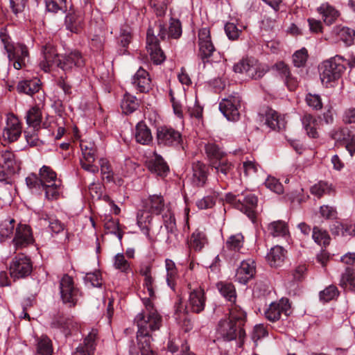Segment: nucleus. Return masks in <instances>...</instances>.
<instances>
[{
    "label": "nucleus",
    "instance_id": "1",
    "mask_svg": "<svg viewBox=\"0 0 355 355\" xmlns=\"http://www.w3.org/2000/svg\"><path fill=\"white\" fill-rule=\"evenodd\" d=\"M144 309L135 318L137 326V344L130 346V355H156L150 347L153 334L159 330L162 318L155 309L153 302L144 298Z\"/></svg>",
    "mask_w": 355,
    "mask_h": 355
},
{
    "label": "nucleus",
    "instance_id": "2",
    "mask_svg": "<svg viewBox=\"0 0 355 355\" xmlns=\"http://www.w3.org/2000/svg\"><path fill=\"white\" fill-rule=\"evenodd\" d=\"M42 52L43 59L40 62V67L45 72L59 68L67 73L85 65V59L78 51L61 55L57 53L53 45L48 44L43 47Z\"/></svg>",
    "mask_w": 355,
    "mask_h": 355
},
{
    "label": "nucleus",
    "instance_id": "3",
    "mask_svg": "<svg viewBox=\"0 0 355 355\" xmlns=\"http://www.w3.org/2000/svg\"><path fill=\"white\" fill-rule=\"evenodd\" d=\"M246 313L239 306L234 304L230 309L229 320H220L218 332L225 340L230 341L239 337L243 341L245 332L243 327L245 324Z\"/></svg>",
    "mask_w": 355,
    "mask_h": 355
},
{
    "label": "nucleus",
    "instance_id": "4",
    "mask_svg": "<svg viewBox=\"0 0 355 355\" xmlns=\"http://www.w3.org/2000/svg\"><path fill=\"white\" fill-rule=\"evenodd\" d=\"M345 61V58L336 55L320 64L319 66L320 78L324 86L331 87L333 83L341 78L346 69Z\"/></svg>",
    "mask_w": 355,
    "mask_h": 355
},
{
    "label": "nucleus",
    "instance_id": "5",
    "mask_svg": "<svg viewBox=\"0 0 355 355\" xmlns=\"http://www.w3.org/2000/svg\"><path fill=\"white\" fill-rule=\"evenodd\" d=\"M0 38L8 60L12 62L14 68L19 70L25 67L29 57L27 46L21 43L13 42L10 37L5 33H1Z\"/></svg>",
    "mask_w": 355,
    "mask_h": 355
},
{
    "label": "nucleus",
    "instance_id": "6",
    "mask_svg": "<svg viewBox=\"0 0 355 355\" xmlns=\"http://www.w3.org/2000/svg\"><path fill=\"white\" fill-rule=\"evenodd\" d=\"M225 201L244 213L253 223L255 222L258 199L254 194L228 193L225 196Z\"/></svg>",
    "mask_w": 355,
    "mask_h": 355
},
{
    "label": "nucleus",
    "instance_id": "7",
    "mask_svg": "<svg viewBox=\"0 0 355 355\" xmlns=\"http://www.w3.org/2000/svg\"><path fill=\"white\" fill-rule=\"evenodd\" d=\"M233 70L236 73H245L249 78L257 80L262 78L268 69L255 58H250L236 63Z\"/></svg>",
    "mask_w": 355,
    "mask_h": 355
},
{
    "label": "nucleus",
    "instance_id": "8",
    "mask_svg": "<svg viewBox=\"0 0 355 355\" xmlns=\"http://www.w3.org/2000/svg\"><path fill=\"white\" fill-rule=\"evenodd\" d=\"M61 299L64 304L72 307L77 304L82 296L79 288L73 282V279L68 275H64L60 282Z\"/></svg>",
    "mask_w": 355,
    "mask_h": 355
},
{
    "label": "nucleus",
    "instance_id": "9",
    "mask_svg": "<svg viewBox=\"0 0 355 355\" xmlns=\"http://www.w3.org/2000/svg\"><path fill=\"white\" fill-rule=\"evenodd\" d=\"M156 137L158 145L164 146L177 148L182 146L183 141L180 132L167 125L157 128Z\"/></svg>",
    "mask_w": 355,
    "mask_h": 355
},
{
    "label": "nucleus",
    "instance_id": "10",
    "mask_svg": "<svg viewBox=\"0 0 355 355\" xmlns=\"http://www.w3.org/2000/svg\"><path fill=\"white\" fill-rule=\"evenodd\" d=\"M241 97L238 93H234L228 97L222 99L219 103V110L225 117L231 121H236L240 117L239 108Z\"/></svg>",
    "mask_w": 355,
    "mask_h": 355
},
{
    "label": "nucleus",
    "instance_id": "11",
    "mask_svg": "<svg viewBox=\"0 0 355 355\" xmlns=\"http://www.w3.org/2000/svg\"><path fill=\"white\" fill-rule=\"evenodd\" d=\"M32 262L29 257L24 254L15 257L10 264V275L14 279L24 278L32 272Z\"/></svg>",
    "mask_w": 355,
    "mask_h": 355
},
{
    "label": "nucleus",
    "instance_id": "12",
    "mask_svg": "<svg viewBox=\"0 0 355 355\" xmlns=\"http://www.w3.org/2000/svg\"><path fill=\"white\" fill-rule=\"evenodd\" d=\"M189 295L187 302L186 309L193 313H200L205 308L207 297L204 288L200 286L192 288L189 284Z\"/></svg>",
    "mask_w": 355,
    "mask_h": 355
},
{
    "label": "nucleus",
    "instance_id": "13",
    "mask_svg": "<svg viewBox=\"0 0 355 355\" xmlns=\"http://www.w3.org/2000/svg\"><path fill=\"white\" fill-rule=\"evenodd\" d=\"M80 146L83 155V159L80 160L82 168L93 174L97 173L99 171L98 166L93 164L96 152L95 144L91 141H81Z\"/></svg>",
    "mask_w": 355,
    "mask_h": 355
},
{
    "label": "nucleus",
    "instance_id": "14",
    "mask_svg": "<svg viewBox=\"0 0 355 355\" xmlns=\"http://www.w3.org/2000/svg\"><path fill=\"white\" fill-rule=\"evenodd\" d=\"M291 304L287 298H282L277 302H272L264 311L265 318L274 322L281 318L282 314L288 316L290 314Z\"/></svg>",
    "mask_w": 355,
    "mask_h": 355
},
{
    "label": "nucleus",
    "instance_id": "15",
    "mask_svg": "<svg viewBox=\"0 0 355 355\" xmlns=\"http://www.w3.org/2000/svg\"><path fill=\"white\" fill-rule=\"evenodd\" d=\"M146 49L155 64H159L164 61L165 55L159 46L158 39L155 35V31L152 28H149L147 31Z\"/></svg>",
    "mask_w": 355,
    "mask_h": 355
},
{
    "label": "nucleus",
    "instance_id": "16",
    "mask_svg": "<svg viewBox=\"0 0 355 355\" xmlns=\"http://www.w3.org/2000/svg\"><path fill=\"white\" fill-rule=\"evenodd\" d=\"M21 132L22 126L19 119L13 114H8L3 131L4 139L9 142H14L20 137Z\"/></svg>",
    "mask_w": 355,
    "mask_h": 355
},
{
    "label": "nucleus",
    "instance_id": "17",
    "mask_svg": "<svg viewBox=\"0 0 355 355\" xmlns=\"http://www.w3.org/2000/svg\"><path fill=\"white\" fill-rule=\"evenodd\" d=\"M355 31L352 28L343 26H336L333 28L330 35L326 40L331 42L342 41L347 46L354 43Z\"/></svg>",
    "mask_w": 355,
    "mask_h": 355
},
{
    "label": "nucleus",
    "instance_id": "18",
    "mask_svg": "<svg viewBox=\"0 0 355 355\" xmlns=\"http://www.w3.org/2000/svg\"><path fill=\"white\" fill-rule=\"evenodd\" d=\"M41 225L47 226L51 233L58 234L64 231L65 225L53 214L42 211L37 213Z\"/></svg>",
    "mask_w": 355,
    "mask_h": 355
},
{
    "label": "nucleus",
    "instance_id": "19",
    "mask_svg": "<svg viewBox=\"0 0 355 355\" xmlns=\"http://www.w3.org/2000/svg\"><path fill=\"white\" fill-rule=\"evenodd\" d=\"M156 26L158 28V36L162 40L166 37L178 39L182 35V25L178 19L171 18L168 29L159 20Z\"/></svg>",
    "mask_w": 355,
    "mask_h": 355
},
{
    "label": "nucleus",
    "instance_id": "20",
    "mask_svg": "<svg viewBox=\"0 0 355 355\" xmlns=\"http://www.w3.org/2000/svg\"><path fill=\"white\" fill-rule=\"evenodd\" d=\"M255 270L256 266L253 259L243 260L236 270L235 281L241 284H246L253 277Z\"/></svg>",
    "mask_w": 355,
    "mask_h": 355
},
{
    "label": "nucleus",
    "instance_id": "21",
    "mask_svg": "<svg viewBox=\"0 0 355 355\" xmlns=\"http://www.w3.org/2000/svg\"><path fill=\"white\" fill-rule=\"evenodd\" d=\"M132 84L136 90L147 93L151 89L152 84L147 71L140 67L132 78Z\"/></svg>",
    "mask_w": 355,
    "mask_h": 355
},
{
    "label": "nucleus",
    "instance_id": "22",
    "mask_svg": "<svg viewBox=\"0 0 355 355\" xmlns=\"http://www.w3.org/2000/svg\"><path fill=\"white\" fill-rule=\"evenodd\" d=\"M13 243L17 249L26 247L33 241L30 226L19 224L16 228L15 236Z\"/></svg>",
    "mask_w": 355,
    "mask_h": 355
},
{
    "label": "nucleus",
    "instance_id": "23",
    "mask_svg": "<svg viewBox=\"0 0 355 355\" xmlns=\"http://www.w3.org/2000/svg\"><path fill=\"white\" fill-rule=\"evenodd\" d=\"M153 213L148 209L142 207L137 212V224L141 231L147 236L150 237V231L153 225Z\"/></svg>",
    "mask_w": 355,
    "mask_h": 355
},
{
    "label": "nucleus",
    "instance_id": "24",
    "mask_svg": "<svg viewBox=\"0 0 355 355\" xmlns=\"http://www.w3.org/2000/svg\"><path fill=\"white\" fill-rule=\"evenodd\" d=\"M143 275L144 279L143 282V288L140 294V298L142 302L144 298H146L147 300H150V302H153V301L156 299V286L155 283V279L151 275L149 269H146L144 272Z\"/></svg>",
    "mask_w": 355,
    "mask_h": 355
},
{
    "label": "nucleus",
    "instance_id": "25",
    "mask_svg": "<svg viewBox=\"0 0 355 355\" xmlns=\"http://www.w3.org/2000/svg\"><path fill=\"white\" fill-rule=\"evenodd\" d=\"M144 207L148 209L155 215H159L164 210L165 202L162 195L154 194L149 196L142 200Z\"/></svg>",
    "mask_w": 355,
    "mask_h": 355
},
{
    "label": "nucleus",
    "instance_id": "26",
    "mask_svg": "<svg viewBox=\"0 0 355 355\" xmlns=\"http://www.w3.org/2000/svg\"><path fill=\"white\" fill-rule=\"evenodd\" d=\"M193 184L197 187H203L207 180L208 169L205 164L200 162L193 163Z\"/></svg>",
    "mask_w": 355,
    "mask_h": 355
},
{
    "label": "nucleus",
    "instance_id": "27",
    "mask_svg": "<svg viewBox=\"0 0 355 355\" xmlns=\"http://www.w3.org/2000/svg\"><path fill=\"white\" fill-rule=\"evenodd\" d=\"M286 250L279 245L272 248L267 254L266 259L272 267L280 266L286 259Z\"/></svg>",
    "mask_w": 355,
    "mask_h": 355
},
{
    "label": "nucleus",
    "instance_id": "28",
    "mask_svg": "<svg viewBox=\"0 0 355 355\" xmlns=\"http://www.w3.org/2000/svg\"><path fill=\"white\" fill-rule=\"evenodd\" d=\"M207 244L205 233L200 230H196L188 240V245L191 250L200 252Z\"/></svg>",
    "mask_w": 355,
    "mask_h": 355
},
{
    "label": "nucleus",
    "instance_id": "29",
    "mask_svg": "<svg viewBox=\"0 0 355 355\" xmlns=\"http://www.w3.org/2000/svg\"><path fill=\"white\" fill-rule=\"evenodd\" d=\"M148 168L159 176H166L169 170L168 166L162 157L156 153H154V157L149 160Z\"/></svg>",
    "mask_w": 355,
    "mask_h": 355
},
{
    "label": "nucleus",
    "instance_id": "30",
    "mask_svg": "<svg viewBox=\"0 0 355 355\" xmlns=\"http://www.w3.org/2000/svg\"><path fill=\"white\" fill-rule=\"evenodd\" d=\"M135 137L136 141L142 145H148L153 141L151 131L143 121L137 124Z\"/></svg>",
    "mask_w": 355,
    "mask_h": 355
},
{
    "label": "nucleus",
    "instance_id": "31",
    "mask_svg": "<svg viewBox=\"0 0 355 355\" xmlns=\"http://www.w3.org/2000/svg\"><path fill=\"white\" fill-rule=\"evenodd\" d=\"M266 124L270 129L279 131L285 128L286 122L275 110L269 109L266 113Z\"/></svg>",
    "mask_w": 355,
    "mask_h": 355
},
{
    "label": "nucleus",
    "instance_id": "32",
    "mask_svg": "<svg viewBox=\"0 0 355 355\" xmlns=\"http://www.w3.org/2000/svg\"><path fill=\"white\" fill-rule=\"evenodd\" d=\"M211 167L216 170V173L218 178L223 181L232 174L234 165L227 160L222 159L218 162H213Z\"/></svg>",
    "mask_w": 355,
    "mask_h": 355
},
{
    "label": "nucleus",
    "instance_id": "33",
    "mask_svg": "<svg viewBox=\"0 0 355 355\" xmlns=\"http://www.w3.org/2000/svg\"><path fill=\"white\" fill-rule=\"evenodd\" d=\"M26 123L33 128H40L42 114V110L38 105L31 107L26 112Z\"/></svg>",
    "mask_w": 355,
    "mask_h": 355
},
{
    "label": "nucleus",
    "instance_id": "34",
    "mask_svg": "<svg viewBox=\"0 0 355 355\" xmlns=\"http://www.w3.org/2000/svg\"><path fill=\"white\" fill-rule=\"evenodd\" d=\"M45 192V198L48 200H58L62 193V186L61 180H56L52 184L42 186Z\"/></svg>",
    "mask_w": 355,
    "mask_h": 355
},
{
    "label": "nucleus",
    "instance_id": "35",
    "mask_svg": "<svg viewBox=\"0 0 355 355\" xmlns=\"http://www.w3.org/2000/svg\"><path fill=\"white\" fill-rule=\"evenodd\" d=\"M339 285L345 290L355 292V274L351 267H347L342 274Z\"/></svg>",
    "mask_w": 355,
    "mask_h": 355
},
{
    "label": "nucleus",
    "instance_id": "36",
    "mask_svg": "<svg viewBox=\"0 0 355 355\" xmlns=\"http://www.w3.org/2000/svg\"><path fill=\"white\" fill-rule=\"evenodd\" d=\"M318 10L327 25L332 24L339 15L338 12L328 3L322 4Z\"/></svg>",
    "mask_w": 355,
    "mask_h": 355
},
{
    "label": "nucleus",
    "instance_id": "37",
    "mask_svg": "<svg viewBox=\"0 0 355 355\" xmlns=\"http://www.w3.org/2000/svg\"><path fill=\"white\" fill-rule=\"evenodd\" d=\"M65 25L67 29L78 33L83 28V19L82 16L76 13H69L65 17Z\"/></svg>",
    "mask_w": 355,
    "mask_h": 355
},
{
    "label": "nucleus",
    "instance_id": "38",
    "mask_svg": "<svg viewBox=\"0 0 355 355\" xmlns=\"http://www.w3.org/2000/svg\"><path fill=\"white\" fill-rule=\"evenodd\" d=\"M205 153L211 164L213 162H218L226 156V153L221 150V148L214 143H208L205 147Z\"/></svg>",
    "mask_w": 355,
    "mask_h": 355
},
{
    "label": "nucleus",
    "instance_id": "39",
    "mask_svg": "<svg viewBox=\"0 0 355 355\" xmlns=\"http://www.w3.org/2000/svg\"><path fill=\"white\" fill-rule=\"evenodd\" d=\"M40 80L32 79L20 81L17 85V91L28 95H33L40 89Z\"/></svg>",
    "mask_w": 355,
    "mask_h": 355
},
{
    "label": "nucleus",
    "instance_id": "40",
    "mask_svg": "<svg viewBox=\"0 0 355 355\" xmlns=\"http://www.w3.org/2000/svg\"><path fill=\"white\" fill-rule=\"evenodd\" d=\"M216 288L220 295L227 300L234 302L236 298V293L234 286L232 283L226 282H220L217 283Z\"/></svg>",
    "mask_w": 355,
    "mask_h": 355
},
{
    "label": "nucleus",
    "instance_id": "41",
    "mask_svg": "<svg viewBox=\"0 0 355 355\" xmlns=\"http://www.w3.org/2000/svg\"><path fill=\"white\" fill-rule=\"evenodd\" d=\"M98 341V331L96 329H92L85 338L83 345L88 355H92L94 353Z\"/></svg>",
    "mask_w": 355,
    "mask_h": 355
},
{
    "label": "nucleus",
    "instance_id": "42",
    "mask_svg": "<svg viewBox=\"0 0 355 355\" xmlns=\"http://www.w3.org/2000/svg\"><path fill=\"white\" fill-rule=\"evenodd\" d=\"M165 268L166 271V283L167 285L172 289L175 288V281L178 277V268L175 262L170 259H166Z\"/></svg>",
    "mask_w": 355,
    "mask_h": 355
},
{
    "label": "nucleus",
    "instance_id": "43",
    "mask_svg": "<svg viewBox=\"0 0 355 355\" xmlns=\"http://www.w3.org/2000/svg\"><path fill=\"white\" fill-rule=\"evenodd\" d=\"M268 233L274 236H285L288 234V227L287 224L283 220H277L270 223L268 225Z\"/></svg>",
    "mask_w": 355,
    "mask_h": 355
},
{
    "label": "nucleus",
    "instance_id": "44",
    "mask_svg": "<svg viewBox=\"0 0 355 355\" xmlns=\"http://www.w3.org/2000/svg\"><path fill=\"white\" fill-rule=\"evenodd\" d=\"M302 123L309 137L312 138H317L318 137L317 120L313 116L305 114L302 119Z\"/></svg>",
    "mask_w": 355,
    "mask_h": 355
},
{
    "label": "nucleus",
    "instance_id": "45",
    "mask_svg": "<svg viewBox=\"0 0 355 355\" xmlns=\"http://www.w3.org/2000/svg\"><path fill=\"white\" fill-rule=\"evenodd\" d=\"M113 267L114 269L125 274L132 272L130 263L125 259L124 254L118 253L112 259Z\"/></svg>",
    "mask_w": 355,
    "mask_h": 355
},
{
    "label": "nucleus",
    "instance_id": "46",
    "mask_svg": "<svg viewBox=\"0 0 355 355\" xmlns=\"http://www.w3.org/2000/svg\"><path fill=\"white\" fill-rule=\"evenodd\" d=\"M219 196V192L216 191H210V193L198 199L196 202V205L200 209H211L216 205L217 198Z\"/></svg>",
    "mask_w": 355,
    "mask_h": 355
},
{
    "label": "nucleus",
    "instance_id": "47",
    "mask_svg": "<svg viewBox=\"0 0 355 355\" xmlns=\"http://www.w3.org/2000/svg\"><path fill=\"white\" fill-rule=\"evenodd\" d=\"M139 106L137 100L135 96L125 93L122 99L121 107L122 111L125 114H129L135 111Z\"/></svg>",
    "mask_w": 355,
    "mask_h": 355
},
{
    "label": "nucleus",
    "instance_id": "48",
    "mask_svg": "<svg viewBox=\"0 0 355 355\" xmlns=\"http://www.w3.org/2000/svg\"><path fill=\"white\" fill-rule=\"evenodd\" d=\"M39 178L40 179L42 186L52 184L56 180H60L57 178L56 173L48 166H43L39 171Z\"/></svg>",
    "mask_w": 355,
    "mask_h": 355
},
{
    "label": "nucleus",
    "instance_id": "49",
    "mask_svg": "<svg viewBox=\"0 0 355 355\" xmlns=\"http://www.w3.org/2000/svg\"><path fill=\"white\" fill-rule=\"evenodd\" d=\"M244 245V236L241 233L231 235L225 242L227 249L234 252H239Z\"/></svg>",
    "mask_w": 355,
    "mask_h": 355
},
{
    "label": "nucleus",
    "instance_id": "50",
    "mask_svg": "<svg viewBox=\"0 0 355 355\" xmlns=\"http://www.w3.org/2000/svg\"><path fill=\"white\" fill-rule=\"evenodd\" d=\"M53 347L51 340L46 336L37 339L36 355H52Z\"/></svg>",
    "mask_w": 355,
    "mask_h": 355
},
{
    "label": "nucleus",
    "instance_id": "51",
    "mask_svg": "<svg viewBox=\"0 0 355 355\" xmlns=\"http://www.w3.org/2000/svg\"><path fill=\"white\" fill-rule=\"evenodd\" d=\"M312 238L317 244L324 247L328 245L330 242V236L328 232L318 227H313Z\"/></svg>",
    "mask_w": 355,
    "mask_h": 355
},
{
    "label": "nucleus",
    "instance_id": "52",
    "mask_svg": "<svg viewBox=\"0 0 355 355\" xmlns=\"http://www.w3.org/2000/svg\"><path fill=\"white\" fill-rule=\"evenodd\" d=\"M339 295V291L335 285H329L319 293L320 300L328 302L336 299Z\"/></svg>",
    "mask_w": 355,
    "mask_h": 355
},
{
    "label": "nucleus",
    "instance_id": "53",
    "mask_svg": "<svg viewBox=\"0 0 355 355\" xmlns=\"http://www.w3.org/2000/svg\"><path fill=\"white\" fill-rule=\"evenodd\" d=\"M331 191V185L322 181L314 184L311 188V193L318 198H320L324 195L330 194Z\"/></svg>",
    "mask_w": 355,
    "mask_h": 355
},
{
    "label": "nucleus",
    "instance_id": "54",
    "mask_svg": "<svg viewBox=\"0 0 355 355\" xmlns=\"http://www.w3.org/2000/svg\"><path fill=\"white\" fill-rule=\"evenodd\" d=\"M163 222L168 233L175 234L177 231L176 222L174 214L170 209L162 215Z\"/></svg>",
    "mask_w": 355,
    "mask_h": 355
},
{
    "label": "nucleus",
    "instance_id": "55",
    "mask_svg": "<svg viewBox=\"0 0 355 355\" xmlns=\"http://www.w3.org/2000/svg\"><path fill=\"white\" fill-rule=\"evenodd\" d=\"M98 162L103 178L107 182H114V173L109 161L105 158H101Z\"/></svg>",
    "mask_w": 355,
    "mask_h": 355
},
{
    "label": "nucleus",
    "instance_id": "56",
    "mask_svg": "<svg viewBox=\"0 0 355 355\" xmlns=\"http://www.w3.org/2000/svg\"><path fill=\"white\" fill-rule=\"evenodd\" d=\"M15 220L8 218L0 223V236L3 239L10 237L14 232Z\"/></svg>",
    "mask_w": 355,
    "mask_h": 355
},
{
    "label": "nucleus",
    "instance_id": "57",
    "mask_svg": "<svg viewBox=\"0 0 355 355\" xmlns=\"http://www.w3.org/2000/svg\"><path fill=\"white\" fill-rule=\"evenodd\" d=\"M199 55L204 62H209V58L216 51V49L211 42L198 45Z\"/></svg>",
    "mask_w": 355,
    "mask_h": 355
},
{
    "label": "nucleus",
    "instance_id": "58",
    "mask_svg": "<svg viewBox=\"0 0 355 355\" xmlns=\"http://www.w3.org/2000/svg\"><path fill=\"white\" fill-rule=\"evenodd\" d=\"M39 129L33 128L32 130L24 132L26 140L30 146H38L42 144V142L38 137Z\"/></svg>",
    "mask_w": 355,
    "mask_h": 355
},
{
    "label": "nucleus",
    "instance_id": "59",
    "mask_svg": "<svg viewBox=\"0 0 355 355\" xmlns=\"http://www.w3.org/2000/svg\"><path fill=\"white\" fill-rule=\"evenodd\" d=\"M46 9L48 12L56 13L66 9V0H45Z\"/></svg>",
    "mask_w": 355,
    "mask_h": 355
},
{
    "label": "nucleus",
    "instance_id": "60",
    "mask_svg": "<svg viewBox=\"0 0 355 355\" xmlns=\"http://www.w3.org/2000/svg\"><path fill=\"white\" fill-rule=\"evenodd\" d=\"M264 184L266 188L277 194H281L284 192V188L281 182L272 176H268Z\"/></svg>",
    "mask_w": 355,
    "mask_h": 355
},
{
    "label": "nucleus",
    "instance_id": "61",
    "mask_svg": "<svg viewBox=\"0 0 355 355\" xmlns=\"http://www.w3.org/2000/svg\"><path fill=\"white\" fill-rule=\"evenodd\" d=\"M308 58V51L305 48H302L297 51L293 55V62L295 67H303Z\"/></svg>",
    "mask_w": 355,
    "mask_h": 355
},
{
    "label": "nucleus",
    "instance_id": "62",
    "mask_svg": "<svg viewBox=\"0 0 355 355\" xmlns=\"http://www.w3.org/2000/svg\"><path fill=\"white\" fill-rule=\"evenodd\" d=\"M259 166L252 160H246L243 162L242 169L246 177L254 176L258 171Z\"/></svg>",
    "mask_w": 355,
    "mask_h": 355
},
{
    "label": "nucleus",
    "instance_id": "63",
    "mask_svg": "<svg viewBox=\"0 0 355 355\" xmlns=\"http://www.w3.org/2000/svg\"><path fill=\"white\" fill-rule=\"evenodd\" d=\"M268 335V331L266 328L262 324H257L254 327L251 338L252 340L256 343L259 339L266 336Z\"/></svg>",
    "mask_w": 355,
    "mask_h": 355
},
{
    "label": "nucleus",
    "instance_id": "64",
    "mask_svg": "<svg viewBox=\"0 0 355 355\" xmlns=\"http://www.w3.org/2000/svg\"><path fill=\"white\" fill-rule=\"evenodd\" d=\"M132 40L131 28L128 26H124L121 29L119 41L123 47H126Z\"/></svg>",
    "mask_w": 355,
    "mask_h": 355
}]
</instances>
